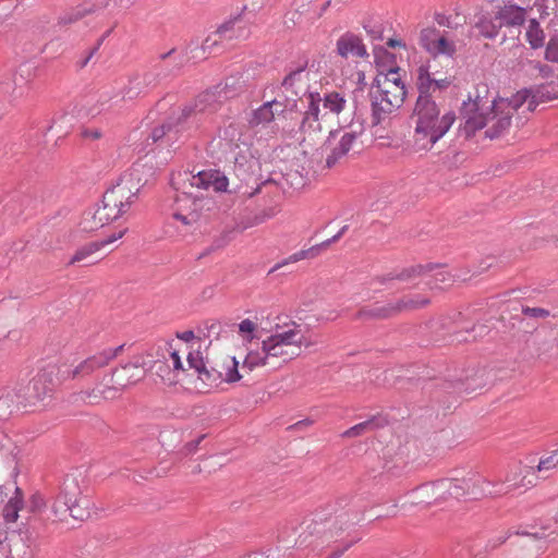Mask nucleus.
<instances>
[{
    "instance_id": "obj_1",
    "label": "nucleus",
    "mask_w": 558,
    "mask_h": 558,
    "mask_svg": "<svg viewBox=\"0 0 558 558\" xmlns=\"http://www.w3.org/2000/svg\"><path fill=\"white\" fill-rule=\"evenodd\" d=\"M451 83L447 71L437 69L435 57L418 66L416 85L420 95L410 116L413 130L410 147L413 153H427L433 149L453 125L456 114L452 111H442L428 95L429 90L445 89Z\"/></svg>"
},
{
    "instance_id": "obj_2",
    "label": "nucleus",
    "mask_w": 558,
    "mask_h": 558,
    "mask_svg": "<svg viewBox=\"0 0 558 558\" xmlns=\"http://www.w3.org/2000/svg\"><path fill=\"white\" fill-rule=\"evenodd\" d=\"M257 329L258 325L248 318L239 324L238 333L246 351L242 362L245 373L256 368L279 369L299 357L303 347L313 344L295 323L277 326L264 339L257 337Z\"/></svg>"
},
{
    "instance_id": "obj_3",
    "label": "nucleus",
    "mask_w": 558,
    "mask_h": 558,
    "mask_svg": "<svg viewBox=\"0 0 558 558\" xmlns=\"http://www.w3.org/2000/svg\"><path fill=\"white\" fill-rule=\"evenodd\" d=\"M539 89L523 88L511 97H498L492 101L490 107L484 108L477 100L463 104L462 114L465 120L464 129L470 133L486 128V135L490 138L500 136L517 116L518 120L525 118L524 113L532 112L543 95Z\"/></svg>"
},
{
    "instance_id": "obj_4",
    "label": "nucleus",
    "mask_w": 558,
    "mask_h": 558,
    "mask_svg": "<svg viewBox=\"0 0 558 558\" xmlns=\"http://www.w3.org/2000/svg\"><path fill=\"white\" fill-rule=\"evenodd\" d=\"M178 193L172 204V217L184 227H193L210 209L213 202L201 193V190L213 189L223 192L228 187V179L218 171H199L196 174L179 173L173 179Z\"/></svg>"
},
{
    "instance_id": "obj_5",
    "label": "nucleus",
    "mask_w": 558,
    "mask_h": 558,
    "mask_svg": "<svg viewBox=\"0 0 558 558\" xmlns=\"http://www.w3.org/2000/svg\"><path fill=\"white\" fill-rule=\"evenodd\" d=\"M407 87L401 69L380 71L376 76V90L372 95V124L378 125L389 119L404 102Z\"/></svg>"
},
{
    "instance_id": "obj_6",
    "label": "nucleus",
    "mask_w": 558,
    "mask_h": 558,
    "mask_svg": "<svg viewBox=\"0 0 558 558\" xmlns=\"http://www.w3.org/2000/svg\"><path fill=\"white\" fill-rule=\"evenodd\" d=\"M201 364V352H192L184 342H171L167 355L154 363L153 371L163 385L171 387L183 377L195 375V367Z\"/></svg>"
},
{
    "instance_id": "obj_7",
    "label": "nucleus",
    "mask_w": 558,
    "mask_h": 558,
    "mask_svg": "<svg viewBox=\"0 0 558 558\" xmlns=\"http://www.w3.org/2000/svg\"><path fill=\"white\" fill-rule=\"evenodd\" d=\"M241 371L244 372L234 356L217 355L211 362L210 369L206 367L202 357V364L195 367L194 389L201 393H206L221 383H236L243 377Z\"/></svg>"
},
{
    "instance_id": "obj_8",
    "label": "nucleus",
    "mask_w": 558,
    "mask_h": 558,
    "mask_svg": "<svg viewBox=\"0 0 558 558\" xmlns=\"http://www.w3.org/2000/svg\"><path fill=\"white\" fill-rule=\"evenodd\" d=\"M90 500L82 495L78 483L75 480H66L51 508L60 520H64L69 513L73 519L83 521L90 515Z\"/></svg>"
},
{
    "instance_id": "obj_9",
    "label": "nucleus",
    "mask_w": 558,
    "mask_h": 558,
    "mask_svg": "<svg viewBox=\"0 0 558 558\" xmlns=\"http://www.w3.org/2000/svg\"><path fill=\"white\" fill-rule=\"evenodd\" d=\"M140 191L132 174H124L102 197V206L114 219L129 211Z\"/></svg>"
},
{
    "instance_id": "obj_10",
    "label": "nucleus",
    "mask_w": 558,
    "mask_h": 558,
    "mask_svg": "<svg viewBox=\"0 0 558 558\" xmlns=\"http://www.w3.org/2000/svg\"><path fill=\"white\" fill-rule=\"evenodd\" d=\"M432 270L433 269H429L427 271L423 266L411 267L409 269L402 270L397 276L383 277L380 282L393 287L392 282L395 280L411 281L417 277H422L424 283L430 289H441L449 287L456 280V276L445 268H437L433 274H430Z\"/></svg>"
},
{
    "instance_id": "obj_11",
    "label": "nucleus",
    "mask_w": 558,
    "mask_h": 558,
    "mask_svg": "<svg viewBox=\"0 0 558 558\" xmlns=\"http://www.w3.org/2000/svg\"><path fill=\"white\" fill-rule=\"evenodd\" d=\"M430 299L426 295L409 293L385 305H376L365 311V314L374 318H390L404 312H412L428 306Z\"/></svg>"
},
{
    "instance_id": "obj_12",
    "label": "nucleus",
    "mask_w": 558,
    "mask_h": 558,
    "mask_svg": "<svg viewBox=\"0 0 558 558\" xmlns=\"http://www.w3.org/2000/svg\"><path fill=\"white\" fill-rule=\"evenodd\" d=\"M357 138L359 134L356 132H330L327 141L330 147V154L326 159L328 167H332L353 150L357 145Z\"/></svg>"
},
{
    "instance_id": "obj_13",
    "label": "nucleus",
    "mask_w": 558,
    "mask_h": 558,
    "mask_svg": "<svg viewBox=\"0 0 558 558\" xmlns=\"http://www.w3.org/2000/svg\"><path fill=\"white\" fill-rule=\"evenodd\" d=\"M449 487L450 483L442 480L423 484L409 494V501L411 505H432L447 500L446 493Z\"/></svg>"
},
{
    "instance_id": "obj_14",
    "label": "nucleus",
    "mask_w": 558,
    "mask_h": 558,
    "mask_svg": "<svg viewBox=\"0 0 558 558\" xmlns=\"http://www.w3.org/2000/svg\"><path fill=\"white\" fill-rule=\"evenodd\" d=\"M320 101L322 99L318 95L310 94L307 96L308 108L305 111L301 123V131L304 134V141H306V138L314 141L323 131L322 121L325 120L327 112L320 114Z\"/></svg>"
},
{
    "instance_id": "obj_15",
    "label": "nucleus",
    "mask_w": 558,
    "mask_h": 558,
    "mask_svg": "<svg viewBox=\"0 0 558 558\" xmlns=\"http://www.w3.org/2000/svg\"><path fill=\"white\" fill-rule=\"evenodd\" d=\"M418 41L434 57L438 54L452 57L456 51L453 41L448 40L436 27L423 28L420 33Z\"/></svg>"
},
{
    "instance_id": "obj_16",
    "label": "nucleus",
    "mask_w": 558,
    "mask_h": 558,
    "mask_svg": "<svg viewBox=\"0 0 558 558\" xmlns=\"http://www.w3.org/2000/svg\"><path fill=\"white\" fill-rule=\"evenodd\" d=\"M123 350V345L117 348H106L94 355L82 361L71 373V377L88 376L99 368L107 366Z\"/></svg>"
},
{
    "instance_id": "obj_17",
    "label": "nucleus",
    "mask_w": 558,
    "mask_h": 558,
    "mask_svg": "<svg viewBox=\"0 0 558 558\" xmlns=\"http://www.w3.org/2000/svg\"><path fill=\"white\" fill-rule=\"evenodd\" d=\"M360 521L357 513H350L348 511L340 512L333 517H330L323 525L317 530V533L326 539H338L347 531L353 527Z\"/></svg>"
},
{
    "instance_id": "obj_18",
    "label": "nucleus",
    "mask_w": 558,
    "mask_h": 558,
    "mask_svg": "<svg viewBox=\"0 0 558 558\" xmlns=\"http://www.w3.org/2000/svg\"><path fill=\"white\" fill-rule=\"evenodd\" d=\"M125 233V230H120L118 232L112 233L110 236H108L105 240L101 241H95L87 243L76 250V252L71 257L69 264H81L83 266H89L95 263H97L96 254L104 247L110 245L111 243L116 242L117 240L121 239Z\"/></svg>"
},
{
    "instance_id": "obj_19",
    "label": "nucleus",
    "mask_w": 558,
    "mask_h": 558,
    "mask_svg": "<svg viewBox=\"0 0 558 558\" xmlns=\"http://www.w3.org/2000/svg\"><path fill=\"white\" fill-rule=\"evenodd\" d=\"M526 16L527 8L514 3L504 4L495 11V19L499 21L502 27H520L526 21Z\"/></svg>"
},
{
    "instance_id": "obj_20",
    "label": "nucleus",
    "mask_w": 558,
    "mask_h": 558,
    "mask_svg": "<svg viewBox=\"0 0 558 558\" xmlns=\"http://www.w3.org/2000/svg\"><path fill=\"white\" fill-rule=\"evenodd\" d=\"M146 372L138 363H128L111 373V380H117L122 391L144 379Z\"/></svg>"
},
{
    "instance_id": "obj_21",
    "label": "nucleus",
    "mask_w": 558,
    "mask_h": 558,
    "mask_svg": "<svg viewBox=\"0 0 558 558\" xmlns=\"http://www.w3.org/2000/svg\"><path fill=\"white\" fill-rule=\"evenodd\" d=\"M122 389L117 380H111V374L102 378L90 391L86 393L89 402H99L101 400H114L122 395Z\"/></svg>"
},
{
    "instance_id": "obj_22",
    "label": "nucleus",
    "mask_w": 558,
    "mask_h": 558,
    "mask_svg": "<svg viewBox=\"0 0 558 558\" xmlns=\"http://www.w3.org/2000/svg\"><path fill=\"white\" fill-rule=\"evenodd\" d=\"M336 47H337L338 54L343 58H349V57L364 58V57L368 56L367 51H366V47L363 44L362 39L359 36L351 34V33H347V34L342 35L337 40Z\"/></svg>"
},
{
    "instance_id": "obj_23",
    "label": "nucleus",
    "mask_w": 558,
    "mask_h": 558,
    "mask_svg": "<svg viewBox=\"0 0 558 558\" xmlns=\"http://www.w3.org/2000/svg\"><path fill=\"white\" fill-rule=\"evenodd\" d=\"M283 111V104L278 100L267 101L252 112L248 123L251 126H266L275 120L276 114Z\"/></svg>"
},
{
    "instance_id": "obj_24",
    "label": "nucleus",
    "mask_w": 558,
    "mask_h": 558,
    "mask_svg": "<svg viewBox=\"0 0 558 558\" xmlns=\"http://www.w3.org/2000/svg\"><path fill=\"white\" fill-rule=\"evenodd\" d=\"M220 147L226 150L239 148L243 141V125L239 122H230L219 134Z\"/></svg>"
},
{
    "instance_id": "obj_25",
    "label": "nucleus",
    "mask_w": 558,
    "mask_h": 558,
    "mask_svg": "<svg viewBox=\"0 0 558 558\" xmlns=\"http://www.w3.org/2000/svg\"><path fill=\"white\" fill-rule=\"evenodd\" d=\"M56 366H50L49 369H44L39 372L29 383L28 389H32L33 392L29 395V398L33 399H43L48 391L52 389L53 380L51 376L53 375Z\"/></svg>"
},
{
    "instance_id": "obj_26",
    "label": "nucleus",
    "mask_w": 558,
    "mask_h": 558,
    "mask_svg": "<svg viewBox=\"0 0 558 558\" xmlns=\"http://www.w3.org/2000/svg\"><path fill=\"white\" fill-rule=\"evenodd\" d=\"M113 220L116 219L111 217V215L104 206H101L98 207L93 214H88L86 217H84L82 226L85 231L92 232L102 228Z\"/></svg>"
},
{
    "instance_id": "obj_27",
    "label": "nucleus",
    "mask_w": 558,
    "mask_h": 558,
    "mask_svg": "<svg viewBox=\"0 0 558 558\" xmlns=\"http://www.w3.org/2000/svg\"><path fill=\"white\" fill-rule=\"evenodd\" d=\"M475 27L478 29L480 34L488 39H494L497 37L502 25L495 19V11L490 13L483 14L478 17L475 23Z\"/></svg>"
},
{
    "instance_id": "obj_28",
    "label": "nucleus",
    "mask_w": 558,
    "mask_h": 558,
    "mask_svg": "<svg viewBox=\"0 0 558 558\" xmlns=\"http://www.w3.org/2000/svg\"><path fill=\"white\" fill-rule=\"evenodd\" d=\"M221 107V101L217 98L215 92H206L198 96L194 112L195 114H213L219 110Z\"/></svg>"
},
{
    "instance_id": "obj_29",
    "label": "nucleus",
    "mask_w": 558,
    "mask_h": 558,
    "mask_svg": "<svg viewBox=\"0 0 558 558\" xmlns=\"http://www.w3.org/2000/svg\"><path fill=\"white\" fill-rule=\"evenodd\" d=\"M246 88V80L243 74L231 75L226 78L221 92L225 94V98H232L240 93H243Z\"/></svg>"
},
{
    "instance_id": "obj_30",
    "label": "nucleus",
    "mask_w": 558,
    "mask_h": 558,
    "mask_svg": "<svg viewBox=\"0 0 558 558\" xmlns=\"http://www.w3.org/2000/svg\"><path fill=\"white\" fill-rule=\"evenodd\" d=\"M23 508L22 490L16 487L14 496L10 498L3 509V517L7 522H15L19 518V511Z\"/></svg>"
},
{
    "instance_id": "obj_31",
    "label": "nucleus",
    "mask_w": 558,
    "mask_h": 558,
    "mask_svg": "<svg viewBox=\"0 0 558 558\" xmlns=\"http://www.w3.org/2000/svg\"><path fill=\"white\" fill-rule=\"evenodd\" d=\"M323 107L330 113L339 114L345 109L347 100L340 93L331 92L325 95Z\"/></svg>"
},
{
    "instance_id": "obj_32",
    "label": "nucleus",
    "mask_w": 558,
    "mask_h": 558,
    "mask_svg": "<svg viewBox=\"0 0 558 558\" xmlns=\"http://www.w3.org/2000/svg\"><path fill=\"white\" fill-rule=\"evenodd\" d=\"M525 37L533 49L541 48L544 45L545 34L536 20H530Z\"/></svg>"
},
{
    "instance_id": "obj_33",
    "label": "nucleus",
    "mask_w": 558,
    "mask_h": 558,
    "mask_svg": "<svg viewBox=\"0 0 558 558\" xmlns=\"http://www.w3.org/2000/svg\"><path fill=\"white\" fill-rule=\"evenodd\" d=\"M341 234H342V231L339 234L335 235L333 238H331L320 244H316L306 250H301L293 254L295 255L298 262L303 260V259L315 258L322 253L323 250L327 248L330 245V243L337 241Z\"/></svg>"
},
{
    "instance_id": "obj_34",
    "label": "nucleus",
    "mask_w": 558,
    "mask_h": 558,
    "mask_svg": "<svg viewBox=\"0 0 558 558\" xmlns=\"http://www.w3.org/2000/svg\"><path fill=\"white\" fill-rule=\"evenodd\" d=\"M450 483V487L447 489L446 496L449 497H461L470 493L471 481L465 478H442Z\"/></svg>"
},
{
    "instance_id": "obj_35",
    "label": "nucleus",
    "mask_w": 558,
    "mask_h": 558,
    "mask_svg": "<svg viewBox=\"0 0 558 558\" xmlns=\"http://www.w3.org/2000/svg\"><path fill=\"white\" fill-rule=\"evenodd\" d=\"M375 427V420H368L350 427L342 434V436L347 438L357 437L367 432L374 430Z\"/></svg>"
},
{
    "instance_id": "obj_36",
    "label": "nucleus",
    "mask_w": 558,
    "mask_h": 558,
    "mask_svg": "<svg viewBox=\"0 0 558 558\" xmlns=\"http://www.w3.org/2000/svg\"><path fill=\"white\" fill-rule=\"evenodd\" d=\"M232 26V23L221 25L213 35L206 38L204 41V49H210L218 43L219 39L231 38V36H228L227 33L231 31Z\"/></svg>"
},
{
    "instance_id": "obj_37",
    "label": "nucleus",
    "mask_w": 558,
    "mask_h": 558,
    "mask_svg": "<svg viewBox=\"0 0 558 558\" xmlns=\"http://www.w3.org/2000/svg\"><path fill=\"white\" fill-rule=\"evenodd\" d=\"M534 7L536 8L542 17L548 16L557 12L558 0H535Z\"/></svg>"
},
{
    "instance_id": "obj_38",
    "label": "nucleus",
    "mask_w": 558,
    "mask_h": 558,
    "mask_svg": "<svg viewBox=\"0 0 558 558\" xmlns=\"http://www.w3.org/2000/svg\"><path fill=\"white\" fill-rule=\"evenodd\" d=\"M545 58L550 62H558V34L549 38L545 50Z\"/></svg>"
},
{
    "instance_id": "obj_39",
    "label": "nucleus",
    "mask_w": 558,
    "mask_h": 558,
    "mask_svg": "<svg viewBox=\"0 0 558 558\" xmlns=\"http://www.w3.org/2000/svg\"><path fill=\"white\" fill-rule=\"evenodd\" d=\"M558 465V449L548 457L542 459L537 465L538 472L553 470Z\"/></svg>"
},
{
    "instance_id": "obj_40",
    "label": "nucleus",
    "mask_w": 558,
    "mask_h": 558,
    "mask_svg": "<svg viewBox=\"0 0 558 558\" xmlns=\"http://www.w3.org/2000/svg\"><path fill=\"white\" fill-rule=\"evenodd\" d=\"M522 314L526 317L544 319L549 316V311L543 307H522Z\"/></svg>"
},
{
    "instance_id": "obj_41",
    "label": "nucleus",
    "mask_w": 558,
    "mask_h": 558,
    "mask_svg": "<svg viewBox=\"0 0 558 558\" xmlns=\"http://www.w3.org/2000/svg\"><path fill=\"white\" fill-rule=\"evenodd\" d=\"M177 342H184L192 352H199V340L194 336L193 331H185Z\"/></svg>"
},
{
    "instance_id": "obj_42",
    "label": "nucleus",
    "mask_w": 558,
    "mask_h": 558,
    "mask_svg": "<svg viewBox=\"0 0 558 558\" xmlns=\"http://www.w3.org/2000/svg\"><path fill=\"white\" fill-rule=\"evenodd\" d=\"M171 132V126L170 125H166V124H161L159 126H156L153 131H151V138H153V142H158L160 140H162L166 135L170 134Z\"/></svg>"
},
{
    "instance_id": "obj_43",
    "label": "nucleus",
    "mask_w": 558,
    "mask_h": 558,
    "mask_svg": "<svg viewBox=\"0 0 558 558\" xmlns=\"http://www.w3.org/2000/svg\"><path fill=\"white\" fill-rule=\"evenodd\" d=\"M293 263H298L296 260V257L294 254H291L290 256H288L287 258L282 259L280 263L276 264L275 267L271 269V271H275L288 264H293Z\"/></svg>"
},
{
    "instance_id": "obj_44",
    "label": "nucleus",
    "mask_w": 558,
    "mask_h": 558,
    "mask_svg": "<svg viewBox=\"0 0 558 558\" xmlns=\"http://www.w3.org/2000/svg\"><path fill=\"white\" fill-rule=\"evenodd\" d=\"M33 510H38L44 505V500L40 496H34L32 499Z\"/></svg>"
},
{
    "instance_id": "obj_45",
    "label": "nucleus",
    "mask_w": 558,
    "mask_h": 558,
    "mask_svg": "<svg viewBox=\"0 0 558 558\" xmlns=\"http://www.w3.org/2000/svg\"><path fill=\"white\" fill-rule=\"evenodd\" d=\"M387 45H388L389 47H391V48H396V47H401V46H403V45L401 44V41H400V40L392 39V38H390V39L387 41Z\"/></svg>"
},
{
    "instance_id": "obj_46",
    "label": "nucleus",
    "mask_w": 558,
    "mask_h": 558,
    "mask_svg": "<svg viewBox=\"0 0 558 558\" xmlns=\"http://www.w3.org/2000/svg\"><path fill=\"white\" fill-rule=\"evenodd\" d=\"M357 83L364 85L365 75L362 71L356 72Z\"/></svg>"
},
{
    "instance_id": "obj_47",
    "label": "nucleus",
    "mask_w": 558,
    "mask_h": 558,
    "mask_svg": "<svg viewBox=\"0 0 558 558\" xmlns=\"http://www.w3.org/2000/svg\"><path fill=\"white\" fill-rule=\"evenodd\" d=\"M513 486H514V485H508V486H507V489H506V490H504V493H505V494H506V493H509V492H510V489H511ZM497 493H502V490H498Z\"/></svg>"
},
{
    "instance_id": "obj_48",
    "label": "nucleus",
    "mask_w": 558,
    "mask_h": 558,
    "mask_svg": "<svg viewBox=\"0 0 558 558\" xmlns=\"http://www.w3.org/2000/svg\"><path fill=\"white\" fill-rule=\"evenodd\" d=\"M343 551L335 553L329 558H339Z\"/></svg>"
},
{
    "instance_id": "obj_49",
    "label": "nucleus",
    "mask_w": 558,
    "mask_h": 558,
    "mask_svg": "<svg viewBox=\"0 0 558 558\" xmlns=\"http://www.w3.org/2000/svg\"><path fill=\"white\" fill-rule=\"evenodd\" d=\"M522 3H530L531 0H520Z\"/></svg>"
}]
</instances>
